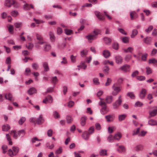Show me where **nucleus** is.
<instances>
[{
    "label": "nucleus",
    "mask_w": 157,
    "mask_h": 157,
    "mask_svg": "<svg viewBox=\"0 0 157 157\" xmlns=\"http://www.w3.org/2000/svg\"><path fill=\"white\" fill-rule=\"evenodd\" d=\"M10 129V127L8 124H6L2 126V129L3 131H7Z\"/></svg>",
    "instance_id": "26"
},
{
    "label": "nucleus",
    "mask_w": 157,
    "mask_h": 157,
    "mask_svg": "<svg viewBox=\"0 0 157 157\" xmlns=\"http://www.w3.org/2000/svg\"><path fill=\"white\" fill-rule=\"evenodd\" d=\"M104 40L105 43L108 45H110L111 42V39L109 37H105L104 38Z\"/></svg>",
    "instance_id": "28"
},
{
    "label": "nucleus",
    "mask_w": 157,
    "mask_h": 157,
    "mask_svg": "<svg viewBox=\"0 0 157 157\" xmlns=\"http://www.w3.org/2000/svg\"><path fill=\"white\" fill-rule=\"evenodd\" d=\"M11 15L14 17L17 16L18 14V12L17 11L13 10L12 11L11 13Z\"/></svg>",
    "instance_id": "45"
},
{
    "label": "nucleus",
    "mask_w": 157,
    "mask_h": 157,
    "mask_svg": "<svg viewBox=\"0 0 157 157\" xmlns=\"http://www.w3.org/2000/svg\"><path fill=\"white\" fill-rule=\"evenodd\" d=\"M94 132V128L93 126L91 127L89 129L88 133L89 134L93 133Z\"/></svg>",
    "instance_id": "49"
},
{
    "label": "nucleus",
    "mask_w": 157,
    "mask_h": 157,
    "mask_svg": "<svg viewBox=\"0 0 157 157\" xmlns=\"http://www.w3.org/2000/svg\"><path fill=\"white\" fill-rule=\"evenodd\" d=\"M115 59L116 63L119 64H121L123 61V59L120 56H117L115 57Z\"/></svg>",
    "instance_id": "18"
},
{
    "label": "nucleus",
    "mask_w": 157,
    "mask_h": 157,
    "mask_svg": "<svg viewBox=\"0 0 157 157\" xmlns=\"http://www.w3.org/2000/svg\"><path fill=\"white\" fill-rule=\"evenodd\" d=\"M65 33L67 35H70L73 33V31L71 29H64Z\"/></svg>",
    "instance_id": "39"
},
{
    "label": "nucleus",
    "mask_w": 157,
    "mask_h": 157,
    "mask_svg": "<svg viewBox=\"0 0 157 157\" xmlns=\"http://www.w3.org/2000/svg\"><path fill=\"white\" fill-rule=\"evenodd\" d=\"M17 133L18 136L21 137H22L25 134V130L24 129H22L18 131L17 132Z\"/></svg>",
    "instance_id": "29"
},
{
    "label": "nucleus",
    "mask_w": 157,
    "mask_h": 157,
    "mask_svg": "<svg viewBox=\"0 0 157 157\" xmlns=\"http://www.w3.org/2000/svg\"><path fill=\"white\" fill-rule=\"evenodd\" d=\"M26 46L28 49H31L33 48V45L31 43H28L26 44Z\"/></svg>",
    "instance_id": "55"
},
{
    "label": "nucleus",
    "mask_w": 157,
    "mask_h": 157,
    "mask_svg": "<svg viewBox=\"0 0 157 157\" xmlns=\"http://www.w3.org/2000/svg\"><path fill=\"white\" fill-rule=\"evenodd\" d=\"M126 117L125 114H121L119 115L118 116V120L120 121H121L125 119Z\"/></svg>",
    "instance_id": "32"
},
{
    "label": "nucleus",
    "mask_w": 157,
    "mask_h": 157,
    "mask_svg": "<svg viewBox=\"0 0 157 157\" xmlns=\"http://www.w3.org/2000/svg\"><path fill=\"white\" fill-rule=\"evenodd\" d=\"M147 53H145L143 54L141 57L142 59L144 61H146L147 59Z\"/></svg>",
    "instance_id": "52"
},
{
    "label": "nucleus",
    "mask_w": 157,
    "mask_h": 157,
    "mask_svg": "<svg viewBox=\"0 0 157 157\" xmlns=\"http://www.w3.org/2000/svg\"><path fill=\"white\" fill-rule=\"evenodd\" d=\"M121 96L120 95L118 99L115 102L112 104L113 108L115 109H117L118 107L121 105L122 101Z\"/></svg>",
    "instance_id": "3"
},
{
    "label": "nucleus",
    "mask_w": 157,
    "mask_h": 157,
    "mask_svg": "<svg viewBox=\"0 0 157 157\" xmlns=\"http://www.w3.org/2000/svg\"><path fill=\"white\" fill-rule=\"evenodd\" d=\"M96 128L97 130H100L101 128V125L99 123H96L95 124Z\"/></svg>",
    "instance_id": "57"
},
{
    "label": "nucleus",
    "mask_w": 157,
    "mask_h": 157,
    "mask_svg": "<svg viewBox=\"0 0 157 157\" xmlns=\"http://www.w3.org/2000/svg\"><path fill=\"white\" fill-rule=\"evenodd\" d=\"M51 48V46L50 45L48 44H45L44 46V50L45 51H48Z\"/></svg>",
    "instance_id": "33"
},
{
    "label": "nucleus",
    "mask_w": 157,
    "mask_h": 157,
    "mask_svg": "<svg viewBox=\"0 0 157 157\" xmlns=\"http://www.w3.org/2000/svg\"><path fill=\"white\" fill-rule=\"evenodd\" d=\"M26 120V118L24 117H21L18 121L19 124L21 125Z\"/></svg>",
    "instance_id": "36"
},
{
    "label": "nucleus",
    "mask_w": 157,
    "mask_h": 157,
    "mask_svg": "<svg viewBox=\"0 0 157 157\" xmlns=\"http://www.w3.org/2000/svg\"><path fill=\"white\" fill-rule=\"evenodd\" d=\"M109 109L107 108V106L102 107V109L100 110V112L102 114H105L107 113L109 111Z\"/></svg>",
    "instance_id": "17"
},
{
    "label": "nucleus",
    "mask_w": 157,
    "mask_h": 157,
    "mask_svg": "<svg viewBox=\"0 0 157 157\" xmlns=\"http://www.w3.org/2000/svg\"><path fill=\"white\" fill-rule=\"evenodd\" d=\"M105 118L108 122L113 121L115 119V115L114 114H109L106 116Z\"/></svg>",
    "instance_id": "5"
},
{
    "label": "nucleus",
    "mask_w": 157,
    "mask_h": 157,
    "mask_svg": "<svg viewBox=\"0 0 157 157\" xmlns=\"http://www.w3.org/2000/svg\"><path fill=\"white\" fill-rule=\"evenodd\" d=\"M93 82L94 83L97 85H98L99 84V82H98V79L97 78H94L93 79Z\"/></svg>",
    "instance_id": "64"
},
{
    "label": "nucleus",
    "mask_w": 157,
    "mask_h": 157,
    "mask_svg": "<svg viewBox=\"0 0 157 157\" xmlns=\"http://www.w3.org/2000/svg\"><path fill=\"white\" fill-rule=\"evenodd\" d=\"M88 51L86 49H84L81 52V56L83 57L85 56L87 53Z\"/></svg>",
    "instance_id": "38"
},
{
    "label": "nucleus",
    "mask_w": 157,
    "mask_h": 157,
    "mask_svg": "<svg viewBox=\"0 0 157 157\" xmlns=\"http://www.w3.org/2000/svg\"><path fill=\"white\" fill-rule=\"evenodd\" d=\"M87 117L86 116H83L80 119V124L82 126H84L86 124V122Z\"/></svg>",
    "instance_id": "15"
},
{
    "label": "nucleus",
    "mask_w": 157,
    "mask_h": 157,
    "mask_svg": "<svg viewBox=\"0 0 157 157\" xmlns=\"http://www.w3.org/2000/svg\"><path fill=\"white\" fill-rule=\"evenodd\" d=\"M66 120L67 123L70 124L72 123L73 119L71 116L69 115H67L66 117Z\"/></svg>",
    "instance_id": "24"
},
{
    "label": "nucleus",
    "mask_w": 157,
    "mask_h": 157,
    "mask_svg": "<svg viewBox=\"0 0 157 157\" xmlns=\"http://www.w3.org/2000/svg\"><path fill=\"white\" fill-rule=\"evenodd\" d=\"M127 96L132 99H134L135 98V95L132 92L128 93L127 94Z\"/></svg>",
    "instance_id": "37"
},
{
    "label": "nucleus",
    "mask_w": 157,
    "mask_h": 157,
    "mask_svg": "<svg viewBox=\"0 0 157 157\" xmlns=\"http://www.w3.org/2000/svg\"><path fill=\"white\" fill-rule=\"evenodd\" d=\"M132 58V56L130 55H127L124 58L125 60L128 62Z\"/></svg>",
    "instance_id": "47"
},
{
    "label": "nucleus",
    "mask_w": 157,
    "mask_h": 157,
    "mask_svg": "<svg viewBox=\"0 0 157 157\" xmlns=\"http://www.w3.org/2000/svg\"><path fill=\"white\" fill-rule=\"evenodd\" d=\"M129 38L127 36L124 37L122 38V41L124 43H127L129 42Z\"/></svg>",
    "instance_id": "44"
},
{
    "label": "nucleus",
    "mask_w": 157,
    "mask_h": 157,
    "mask_svg": "<svg viewBox=\"0 0 157 157\" xmlns=\"http://www.w3.org/2000/svg\"><path fill=\"white\" fill-rule=\"evenodd\" d=\"M112 88L113 91L112 92V94L113 96L116 95L121 90V87L116 86L115 84L113 86Z\"/></svg>",
    "instance_id": "4"
},
{
    "label": "nucleus",
    "mask_w": 157,
    "mask_h": 157,
    "mask_svg": "<svg viewBox=\"0 0 157 157\" xmlns=\"http://www.w3.org/2000/svg\"><path fill=\"white\" fill-rule=\"evenodd\" d=\"M103 55L105 58H107L110 56V54L109 51L108 50H105L104 51Z\"/></svg>",
    "instance_id": "21"
},
{
    "label": "nucleus",
    "mask_w": 157,
    "mask_h": 157,
    "mask_svg": "<svg viewBox=\"0 0 157 157\" xmlns=\"http://www.w3.org/2000/svg\"><path fill=\"white\" fill-rule=\"evenodd\" d=\"M30 121L34 123L35 124H36V119L35 118L32 117L30 119Z\"/></svg>",
    "instance_id": "61"
},
{
    "label": "nucleus",
    "mask_w": 157,
    "mask_h": 157,
    "mask_svg": "<svg viewBox=\"0 0 157 157\" xmlns=\"http://www.w3.org/2000/svg\"><path fill=\"white\" fill-rule=\"evenodd\" d=\"M154 109L151 111L149 112V114L152 117H154L157 114V107H153Z\"/></svg>",
    "instance_id": "10"
},
{
    "label": "nucleus",
    "mask_w": 157,
    "mask_h": 157,
    "mask_svg": "<svg viewBox=\"0 0 157 157\" xmlns=\"http://www.w3.org/2000/svg\"><path fill=\"white\" fill-rule=\"evenodd\" d=\"M83 138L85 140H88L89 137V134L87 131L84 132L82 135Z\"/></svg>",
    "instance_id": "22"
},
{
    "label": "nucleus",
    "mask_w": 157,
    "mask_h": 157,
    "mask_svg": "<svg viewBox=\"0 0 157 157\" xmlns=\"http://www.w3.org/2000/svg\"><path fill=\"white\" fill-rule=\"evenodd\" d=\"M146 73L147 75H149L152 73V70L151 69L148 67H147L146 68Z\"/></svg>",
    "instance_id": "50"
},
{
    "label": "nucleus",
    "mask_w": 157,
    "mask_h": 157,
    "mask_svg": "<svg viewBox=\"0 0 157 157\" xmlns=\"http://www.w3.org/2000/svg\"><path fill=\"white\" fill-rule=\"evenodd\" d=\"M4 5L8 7H10L12 5L16 7H18L20 6L19 4L16 3L13 0H6Z\"/></svg>",
    "instance_id": "2"
},
{
    "label": "nucleus",
    "mask_w": 157,
    "mask_h": 157,
    "mask_svg": "<svg viewBox=\"0 0 157 157\" xmlns=\"http://www.w3.org/2000/svg\"><path fill=\"white\" fill-rule=\"evenodd\" d=\"M43 66L44 67V71H48L49 70V68L47 62H44L43 63Z\"/></svg>",
    "instance_id": "23"
},
{
    "label": "nucleus",
    "mask_w": 157,
    "mask_h": 157,
    "mask_svg": "<svg viewBox=\"0 0 157 157\" xmlns=\"http://www.w3.org/2000/svg\"><path fill=\"white\" fill-rule=\"evenodd\" d=\"M114 128V127H109L108 128V132L110 134L112 133L113 131Z\"/></svg>",
    "instance_id": "62"
},
{
    "label": "nucleus",
    "mask_w": 157,
    "mask_h": 157,
    "mask_svg": "<svg viewBox=\"0 0 157 157\" xmlns=\"http://www.w3.org/2000/svg\"><path fill=\"white\" fill-rule=\"evenodd\" d=\"M114 139V137L113 138L112 137V136L111 135H109L107 138L108 141L110 142H113Z\"/></svg>",
    "instance_id": "48"
},
{
    "label": "nucleus",
    "mask_w": 157,
    "mask_h": 157,
    "mask_svg": "<svg viewBox=\"0 0 157 157\" xmlns=\"http://www.w3.org/2000/svg\"><path fill=\"white\" fill-rule=\"evenodd\" d=\"M50 39L52 42H54L55 40V37L52 33V32H50L49 33Z\"/></svg>",
    "instance_id": "31"
},
{
    "label": "nucleus",
    "mask_w": 157,
    "mask_h": 157,
    "mask_svg": "<svg viewBox=\"0 0 157 157\" xmlns=\"http://www.w3.org/2000/svg\"><path fill=\"white\" fill-rule=\"evenodd\" d=\"M140 128H137L136 130H134L133 131V133L132 134L133 136H134L138 134L140 132Z\"/></svg>",
    "instance_id": "58"
},
{
    "label": "nucleus",
    "mask_w": 157,
    "mask_h": 157,
    "mask_svg": "<svg viewBox=\"0 0 157 157\" xmlns=\"http://www.w3.org/2000/svg\"><path fill=\"white\" fill-rule=\"evenodd\" d=\"M13 149L14 153V155H16L19 151V148L17 147H13Z\"/></svg>",
    "instance_id": "53"
},
{
    "label": "nucleus",
    "mask_w": 157,
    "mask_h": 157,
    "mask_svg": "<svg viewBox=\"0 0 157 157\" xmlns=\"http://www.w3.org/2000/svg\"><path fill=\"white\" fill-rule=\"evenodd\" d=\"M144 146L141 144L136 145L133 148V150L136 151H139L143 150Z\"/></svg>",
    "instance_id": "6"
},
{
    "label": "nucleus",
    "mask_w": 157,
    "mask_h": 157,
    "mask_svg": "<svg viewBox=\"0 0 157 157\" xmlns=\"http://www.w3.org/2000/svg\"><path fill=\"white\" fill-rule=\"evenodd\" d=\"M62 147H59V148L57 150L55 151V153L56 154H59L62 153Z\"/></svg>",
    "instance_id": "51"
},
{
    "label": "nucleus",
    "mask_w": 157,
    "mask_h": 157,
    "mask_svg": "<svg viewBox=\"0 0 157 157\" xmlns=\"http://www.w3.org/2000/svg\"><path fill=\"white\" fill-rule=\"evenodd\" d=\"M109 70V67L107 66H105L103 68V71L105 73H106L108 74V71Z\"/></svg>",
    "instance_id": "42"
},
{
    "label": "nucleus",
    "mask_w": 157,
    "mask_h": 157,
    "mask_svg": "<svg viewBox=\"0 0 157 157\" xmlns=\"http://www.w3.org/2000/svg\"><path fill=\"white\" fill-rule=\"evenodd\" d=\"M94 13L96 17L100 20H103L104 19V16L99 12L96 11Z\"/></svg>",
    "instance_id": "13"
},
{
    "label": "nucleus",
    "mask_w": 157,
    "mask_h": 157,
    "mask_svg": "<svg viewBox=\"0 0 157 157\" xmlns=\"http://www.w3.org/2000/svg\"><path fill=\"white\" fill-rule=\"evenodd\" d=\"M153 27L152 25L149 26L148 28L145 29V31L147 33H149L153 29Z\"/></svg>",
    "instance_id": "46"
},
{
    "label": "nucleus",
    "mask_w": 157,
    "mask_h": 157,
    "mask_svg": "<svg viewBox=\"0 0 157 157\" xmlns=\"http://www.w3.org/2000/svg\"><path fill=\"white\" fill-rule=\"evenodd\" d=\"M130 19L131 20L135 19L138 17V15L134 11H132L130 13Z\"/></svg>",
    "instance_id": "14"
},
{
    "label": "nucleus",
    "mask_w": 157,
    "mask_h": 157,
    "mask_svg": "<svg viewBox=\"0 0 157 157\" xmlns=\"http://www.w3.org/2000/svg\"><path fill=\"white\" fill-rule=\"evenodd\" d=\"M113 100V97L112 96H107L105 101L106 103L108 104L111 103Z\"/></svg>",
    "instance_id": "20"
},
{
    "label": "nucleus",
    "mask_w": 157,
    "mask_h": 157,
    "mask_svg": "<svg viewBox=\"0 0 157 157\" xmlns=\"http://www.w3.org/2000/svg\"><path fill=\"white\" fill-rule=\"evenodd\" d=\"M138 31L136 29H133L132 32V33L131 35V37L132 38H133L138 34Z\"/></svg>",
    "instance_id": "30"
},
{
    "label": "nucleus",
    "mask_w": 157,
    "mask_h": 157,
    "mask_svg": "<svg viewBox=\"0 0 157 157\" xmlns=\"http://www.w3.org/2000/svg\"><path fill=\"white\" fill-rule=\"evenodd\" d=\"M106 150L105 149H101L100 152V155L101 156H104L107 155Z\"/></svg>",
    "instance_id": "43"
},
{
    "label": "nucleus",
    "mask_w": 157,
    "mask_h": 157,
    "mask_svg": "<svg viewBox=\"0 0 157 157\" xmlns=\"http://www.w3.org/2000/svg\"><path fill=\"white\" fill-rule=\"evenodd\" d=\"M23 8L25 10H29L30 9L29 5L28 4L26 3L25 5L23 6Z\"/></svg>",
    "instance_id": "56"
},
{
    "label": "nucleus",
    "mask_w": 157,
    "mask_h": 157,
    "mask_svg": "<svg viewBox=\"0 0 157 157\" xmlns=\"http://www.w3.org/2000/svg\"><path fill=\"white\" fill-rule=\"evenodd\" d=\"M98 32V30L95 29L94 30L93 34H90L86 36V37L88 39L89 42L91 43L93 40L96 39Z\"/></svg>",
    "instance_id": "1"
},
{
    "label": "nucleus",
    "mask_w": 157,
    "mask_h": 157,
    "mask_svg": "<svg viewBox=\"0 0 157 157\" xmlns=\"http://www.w3.org/2000/svg\"><path fill=\"white\" fill-rule=\"evenodd\" d=\"M27 92L29 95H31L36 93V90L34 88L32 87L28 90Z\"/></svg>",
    "instance_id": "19"
},
{
    "label": "nucleus",
    "mask_w": 157,
    "mask_h": 157,
    "mask_svg": "<svg viewBox=\"0 0 157 157\" xmlns=\"http://www.w3.org/2000/svg\"><path fill=\"white\" fill-rule=\"evenodd\" d=\"M52 83L55 84H56V83L58 81L57 77L55 76L54 77H52Z\"/></svg>",
    "instance_id": "54"
},
{
    "label": "nucleus",
    "mask_w": 157,
    "mask_h": 157,
    "mask_svg": "<svg viewBox=\"0 0 157 157\" xmlns=\"http://www.w3.org/2000/svg\"><path fill=\"white\" fill-rule=\"evenodd\" d=\"M122 135L119 132L116 134L114 136V139L117 140H119L121 138Z\"/></svg>",
    "instance_id": "25"
},
{
    "label": "nucleus",
    "mask_w": 157,
    "mask_h": 157,
    "mask_svg": "<svg viewBox=\"0 0 157 157\" xmlns=\"http://www.w3.org/2000/svg\"><path fill=\"white\" fill-rule=\"evenodd\" d=\"M148 124L151 126L157 125V121L155 120L151 119L148 121Z\"/></svg>",
    "instance_id": "16"
},
{
    "label": "nucleus",
    "mask_w": 157,
    "mask_h": 157,
    "mask_svg": "<svg viewBox=\"0 0 157 157\" xmlns=\"http://www.w3.org/2000/svg\"><path fill=\"white\" fill-rule=\"evenodd\" d=\"M137 79L140 81H144L145 80V77L143 76H139L136 78Z\"/></svg>",
    "instance_id": "59"
},
{
    "label": "nucleus",
    "mask_w": 157,
    "mask_h": 157,
    "mask_svg": "<svg viewBox=\"0 0 157 157\" xmlns=\"http://www.w3.org/2000/svg\"><path fill=\"white\" fill-rule=\"evenodd\" d=\"M130 67V65L128 64H125L120 67V69L124 72H127L129 71V69Z\"/></svg>",
    "instance_id": "7"
},
{
    "label": "nucleus",
    "mask_w": 157,
    "mask_h": 157,
    "mask_svg": "<svg viewBox=\"0 0 157 157\" xmlns=\"http://www.w3.org/2000/svg\"><path fill=\"white\" fill-rule=\"evenodd\" d=\"M117 150L119 152L122 153V152H125V151L126 149L124 146L121 145L119 146Z\"/></svg>",
    "instance_id": "27"
},
{
    "label": "nucleus",
    "mask_w": 157,
    "mask_h": 157,
    "mask_svg": "<svg viewBox=\"0 0 157 157\" xmlns=\"http://www.w3.org/2000/svg\"><path fill=\"white\" fill-rule=\"evenodd\" d=\"M44 122V119L42 115H40L39 117L36 119V124H41Z\"/></svg>",
    "instance_id": "12"
},
{
    "label": "nucleus",
    "mask_w": 157,
    "mask_h": 157,
    "mask_svg": "<svg viewBox=\"0 0 157 157\" xmlns=\"http://www.w3.org/2000/svg\"><path fill=\"white\" fill-rule=\"evenodd\" d=\"M14 26L17 28L21 27L22 25V24L21 22H16L14 24Z\"/></svg>",
    "instance_id": "41"
},
{
    "label": "nucleus",
    "mask_w": 157,
    "mask_h": 157,
    "mask_svg": "<svg viewBox=\"0 0 157 157\" xmlns=\"http://www.w3.org/2000/svg\"><path fill=\"white\" fill-rule=\"evenodd\" d=\"M139 74V72L138 71L136 70L134 72H133L132 74V77H135L136 75Z\"/></svg>",
    "instance_id": "63"
},
{
    "label": "nucleus",
    "mask_w": 157,
    "mask_h": 157,
    "mask_svg": "<svg viewBox=\"0 0 157 157\" xmlns=\"http://www.w3.org/2000/svg\"><path fill=\"white\" fill-rule=\"evenodd\" d=\"M147 93V90L145 89H142L140 93L139 97L141 99H144Z\"/></svg>",
    "instance_id": "9"
},
{
    "label": "nucleus",
    "mask_w": 157,
    "mask_h": 157,
    "mask_svg": "<svg viewBox=\"0 0 157 157\" xmlns=\"http://www.w3.org/2000/svg\"><path fill=\"white\" fill-rule=\"evenodd\" d=\"M37 39L39 40V41L38 42V44H44V42H43V38L42 36L38 34H36V35Z\"/></svg>",
    "instance_id": "11"
},
{
    "label": "nucleus",
    "mask_w": 157,
    "mask_h": 157,
    "mask_svg": "<svg viewBox=\"0 0 157 157\" xmlns=\"http://www.w3.org/2000/svg\"><path fill=\"white\" fill-rule=\"evenodd\" d=\"M54 145L53 144H50L47 143L46 144V147L50 149H52L54 147Z\"/></svg>",
    "instance_id": "40"
},
{
    "label": "nucleus",
    "mask_w": 157,
    "mask_h": 157,
    "mask_svg": "<svg viewBox=\"0 0 157 157\" xmlns=\"http://www.w3.org/2000/svg\"><path fill=\"white\" fill-rule=\"evenodd\" d=\"M148 62L150 64H156L157 63V60L155 58H152L149 59Z\"/></svg>",
    "instance_id": "35"
},
{
    "label": "nucleus",
    "mask_w": 157,
    "mask_h": 157,
    "mask_svg": "<svg viewBox=\"0 0 157 157\" xmlns=\"http://www.w3.org/2000/svg\"><path fill=\"white\" fill-rule=\"evenodd\" d=\"M111 80L109 78H107V80L106 82L105 83V86H108L110 84L111 82Z\"/></svg>",
    "instance_id": "60"
},
{
    "label": "nucleus",
    "mask_w": 157,
    "mask_h": 157,
    "mask_svg": "<svg viewBox=\"0 0 157 157\" xmlns=\"http://www.w3.org/2000/svg\"><path fill=\"white\" fill-rule=\"evenodd\" d=\"M152 40V38L150 37L147 36L143 39V41L144 43L148 45H150Z\"/></svg>",
    "instance_id": "8"
},
{
    "label": "nucleus",
    "mask_w": 157,
    "mask_h": 157,
    "mask_svg": "<svg viewBox=\"0 0 157 157\" xmlns=\"http://www.w3.org/2000/svg\"><path fill=\"white\" fill-rule=\"evenodd\" d=\"M119 45L118 43L117 42H114L113 43L112 47L113 48L116 50H117L119 48Z\"/></svg>",
    "instance_id": "34"
}]
</instances>
